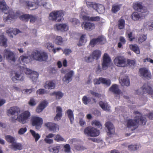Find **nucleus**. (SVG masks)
I'll return each mask as SVG.
<instances>
[{
	"label": "nucleus",
	"instance_id": "nucleus-1",
	"mask_svg": "<svg viewBox=\"0 0 153 153\" xmlns=\"http://www.w3.org/2000/svg\"><path fill=\"white\" fill-rule=\"evenodd\" d=\"M8 7L7 5L4 0H0V10L4 13L3 20L5 22L8 20L16 19L20 15L19 12H17L16 14L12 10H8Z\"/></svg>",
	"mask_w": 153,
	"mask_h": 153
},
{
	"label": "nucleus",
	"instance_id": "nucleus-2",
	"mask_svg": "<svg viewBox=\"0 0 153 153\" xmlns=\"http://www.w3.org/2000/svg\"><path fill=\"white\" fill-rule=\"evenodd\" d=\"M146 119L145 117L138 116L135 117L134 120L132 119L127 120L126 126L128 128H130L136 126L137 124L144 125L146 124Z\"/></svg>",
	"mask_w": 153,
	"mask_h": 153
},
{
	"label": "nucleus",
	"instance_id": "nucleus-3",
	"mask_svg": "<svg viewBox=\"0 0 153 153\" xmlns=\"http://www.w3.org/2000/svg\"><path fill=\"white\" fill-rule=\"evenodd\" d=\"M30 58L39 61H45L48 59V55L45 52L35 50L32 52Z\"/></svg>",
	"mask_w": 153,
	"mask_h": 153
},
{
	"label": "nucleus",
	"instance_id": "nucleus-4",
	"mask_svg": "<svg viewBox=\"0 0 153 153\" xmlns=\"http://www.w3.org/2000/svg\"><path fill=\"white\" fill-rule=\"evenodd\" d=\"M63 13L62 10L54 11L50 13L49 19L56 22H60L63 20Z\"/></svg>",
	"mask_w": 153,
	"mask_h": 153
},
{
	"label": "nucleus",
	"instance_id": "nucleus-5",
	"mask_svg": "<svg viewBox=\"0 0 153 153\" xmlns=\"http://www.w3.org/2000/svg\"><path fill=\"white\" fill-rule=\"evenodd\" d=\"M114 62L116 66L118 67H124L127 65L126 59L122 56H118L116 57L114 60Z\"/></svg>",
	"mask_w": 153,
	"mask_h": 153
},
{
	"label": "nucleus",
	"instance_id": "nucleus-6",
	"mask_svg": "<svg viewBox=\"0 0 153 153\" xmlns=\"http://www.w3.org/2000/svg\"><path fill=\"white\" fill-rule=\"evenodd\" d=\"M26 3H27V5L29 7H34L35 8L33 9H36L38 8L39 6H42L45 8H48V7H47V5H48L49 7H50V4H48L47 3L44 2L43 0H41L39 2L38 0H36V1L35 3H32L29 1L28 2H26Z\"/></svg>",
	"mask_w": 153,
	"mask_h": 153
},
{
	"label": "nucleus",
	"instance_id": "nucleus-7",
	"mask_svg": "<svg viewBox=\"0 0 153 153\" xmlns=\"http://www.w3.org/2000/svg\"><path fill=\"white\" fill-rule=\"evenodd\" d=\"M30 116V113L28 111H25L18 116L16 120L20 123L24 124L26 123Z\"/></svg>",
	"mask_w": 153,
	"mask_h": 153
},
{
	"label": "nucleus",
	"instance_id": "nucleus-8",
	"mask_svg": "<svg viewBox=\"0 0 153 153\" xmlns=\"http://www.w3.org/2000/svg\"><path fill=\"white\" fill-rule=\"evenodd\" d=\"M23 71L25 73L29 76L30 78L33 82H36L39 76V74L37 72L32 71L27 68H24Z\"/></svg>",
	"mask_w": 153,
	"mask_h": 153
},
{
	"label": "nucleus",
	"instance_id": "nucleus-9",
	"mask_svg": "<svg viewBox=\"0 0 153 153\" xmlns=\"http://www.w3.org/2000/svg\"><path fill=\"white\" fill-rule=\"evenodd\" d=\"M31 121L32 126H35L36 129H39L41 128L43 123L42 119L38 117L34 116L32 117Z\"/></svg>",
	"mask_w": 153,
	"mask_h": 153
},
{
	"label": "nucleus",
	"instance_id": "nucleus-10",
	"mask_svg": "<svg viewBox=\"0 0 153 153\" xmlns=\"http://www.w3.org/2000/svg\"><path fill=\"white\" fill-rule=\"evenodd\" d=\"M133 8L135 10L140 12L142 13H147V14L149 12L147 9L142 5V3L139 2H136L133 4Z\"/></svg>",
	"mask_w": 153,
	"mask_h": 153
},
{
	"label": "nucleus",
	"instance_id": "nucleus-11",
	"mask_svg": "<svg viewBox=\"0 0 153 153\" xmlns=\"http://www.w3.org/2000/svg\"><path fill=\"white\" fill-rule=\"evenodd\" d=\"M4 56L10 62H14L16 60L14 53L8 49H6L4 50Z\"/></svg>",
	"mask_w": 153,
	"mask_h": 153
},
{
	"label": "nucleus",
	"instance_id": "nucleus-12",
	"mask_svg": "<svg viewBox=\"0 0 153 153\" xmlns=\"http://www.w3.org/2000/svg\"><path fill=\"white\" fill-rule=\"evenodd\" d=\"M100 134V131L92 126L87 127V134L91 137H97Z\"/></svg>",
	"mask_w": 153,
	"mask_h": 153
},
{
	"label": "nucleus",
	"instance_id": "nucleus-13",
	"mask_svg": "<svg viewBox=\"0 0 153 153\" xmlns=\"http://www.w3.org/2000/svg\"><path fill=\"white\" fill-rule=\"evenodd\" d=\"M111 59L107 53H105L103 57V61L102 63V68L103 70L106 69L110 64Z\"/></svg>",
	"mask_w": 153,
	"mask_h": 153
},
{
	"label": "nucleus",
	"instance_id": "nucleus-14",
	"mask_svg": "<svg viewBox=\"0 0 153 153\" xmlns=\"http://www.w3.org/2000/svg\"><path fill=\"white\" fill-rule=\"evenodd\" d=\"M106 41V39L104 37L100 36L97 39H94L91 40L90 42V45L92 47H94L97 44H104Z\"/></svg>",
	"mask_w": 153,
	"mask_h": 153
},
{
	"label": "nucleus",
	"instance_id": "nucleus-15",
	"mask_svg": "<svg viewBox=\"0 0 153 153\" xmlns=\"http://www.w3.org/2000/svg\"><path fill=\"white\" fill-rule=\"evenodd\" d=\"M101 55V51L99 50H96L93 52L92 55L88 57L87 60H88V62H91L93 61L94 59H98L100 57Z\"/></svg>",
	"mask_w": 153,
	"mask_h": 153
},
{
	"label": "nucleus",
	"instance_id": "nucleus-16",
	"mask_svg": "<svg viewBox=\"0 0 153 153\" xmlns=\"http://www.w3.org/2000/svg\"><path fill=\"white\" fill-rule=\"evenodd\" d=\"M141 89L144 94L153 96V90L152 88L147 83L144 84L142 87Z\"/></svg>",
	"mask_w": 153,
	"mask_h": 153
},
{
	"label": "nucleus",
	"instance_id": "nucleus-17",
	"mask_svg": "<svg viewBox=\"0 0 153 153\" xmlns=\"http://www.w3.org/2000/svg\"><path fill=\"white\" fill-rule=\"evenodd\" d=\"M105 126L107 129V134L108 135L113 134L115 133V128L112 123L109 121L107 122L105 124Z\"/></svg>",
	"mask_w": 153,
	"mask_h": 153
},
{
	"label": "nucleus",
	"instance_id": "nucleus-18",
	"mask_svg": "<svg viewBox=\"0 0 153 153\" xmlns=\"http://www.w3.org/2000/svg\"><path fill=\"white\" fill-rule=\"evenodd\" d=\"M45 126L50 131L53 132L59 131V126L56 123L48 122L45 124Z\"/></svg>",
	"mask_w": 153,
	"mask_h": 153
},
{
	"label": "nucleus",
	"instance_id": "nucleus-19",
	"mask_svg": "<svg viewBox=\"0 0 153 153\" xmlns=\"http://www.w3.org/2000/svg\"><path fill=\"white\" fill-rule=\"evenodd\" d=\"M139 72L141 75L147 79H150L151 77V74L149 70L146 68H140Z\"/></svg>",
	"mask_w": 153,
	"mask_h": 153
},
{
	"label": "nucleus",
	"instance_id": "nucleus-20",
	"mask_svg": "<svg viewBox=\"0 0 153 153\" xmlns=\"http://www.w3.org/2000/svg\"><path fill=\"white\" fill-rule=\"evenodd\" d=\"M74 74V71H71L67 73L63 79V82L66 83H68L72 80V77Z\"/></svg>",
	"mask_w": 153,
	"mask_h": 153
},
{
	"label": "nucleus",
	"instance_id": "nucleus-21",
	"mask_svg": "<svg viewBox=\"0 0 153 153\" xmlns=\"http://www.w3.org/2000/svg\"><path fill=\"white\" fill-rule=\"evenodd\" d=\"M48 102L45 100L41 102L36 108V111L37 113L42 112L44 108L47 106Z\"/></svg>",
	"mask_w": 153,
	"mask_h": 153
},
{
	"label": "nucleus",
	"instance_id": "nucleus-22",
	"mask_svg": "<svg viewBox=\"0 0 153 153\" xmlns=\"http://www.w3.org/2000/svg\"><path fill=\"white\" fill-rule=\"evenodd\" d=\"M9 147L15 151L21 150L23 149V146L21 143H17L16 140L13 144L9 145Z\"/></svg>",
	"mask_w": 153,
	"mask_h": 153
},
{
	"label": "nucleus",
	"instance_id": "nucleus-23",
	"mask_svg": "<svg viewBox=\"0 0 153 153\" xmlns=\"http://www.w3.org/2000/svg\"><path fill=\"white\" fill-rule=\"evenodd\" d=\"M109 91L114 94H120L121 91L119 88L118 85L116 84H113L109 88Z\"/></svg>",
	"mask_w": 153,
	"mask_h": 153
},
{
	"label": "nucleus",
	"instance_id": "nucleus-24",
	"mask_svg": "<svg viewBox=\"0 0 153 153\" xmlns=\"http://www.w3.org/2000/svg\"><path fill=\"white\" fill-rule=\"evenodd\" d=\"M56 112L57 114L54 117V120L55 121H59L61 119L62 115V109L60 106L56 107Z\"/></svg>",
	"mask_w": 153,
	"mask_h": 153
},
{
	"label": "nucleus",
	"instance_id": "nucleus-25",
	"mask_svg": "<svg viewBox=\"0 0 153 153\" xmlns=\"http://www.w3.org/2000/svg\"><path fill=\"white\" fill-rule=\"evenodd\" d=\"M56 26L58 30L62 31H65L68 29V27L66 24H56Z\"/></svg>",
	"mask_w": 153,
	"mask_h": 153
},
{
	"label": "nucleus",
	"instance_id": "nucleus-26",
	"mask_svg": "<svg viewBox=\"0 0 153 153\" xmlns=\"http://www.w3.org/2000/svg\"><path fill=\"white\" fill-rule=\"evenodd\" d=\"M61 147L59 145L51 146L49 148V151L53 153H58Z\"/></svg>",
	"mask_w": 153,
	"mask_h": 153
},
{
	"label": "nucleus",
	"instance_id": "nucleus-27",
	"mask_svg": "<svg viewBox=\"0 0 153 153\" xmlns=\"http://www.w3.org/2000/svg\"><path fill=\"white\" fill-rule=\"evenodd\" d=\"M55 83L52 81L47 82L44 85V87L45 88L52 89H54L55 87Z\"/></svg>",
	"mask_w": 153,
	"mask_h": 153
},
{
	"label": "nucleus",
	"instance_id": "nucleus-28",
	"mask_svg": "<svg viewBox=\"0 0 153 153\" xmlns=\"http://www.w3.org/2000/svg\"><path fill=\"white\" fill-rule=\"evenodd\" d=\"M20 109L19 108L16 106H14L11 107L7 111L8 113L11 115L18 114L20 112Z\"/></svg>",
	"mask_w": 153,
	"mask_h": 153
},
{
	"label": "nucleus",
	"instance_id": "nucleus-29",
	"mask_svg": "<svg viewBox=\"0 0 153 153\" xmlns=\"http://www.w3.org/2000/svg\"><path fill=\"white\" fill-rule=\"evenodd\" d=\"M20 31L17 29H13L10 28L9 29L7 30L6 31L8 35L12 37H13L12 34H13L15 35L20 33Z\"/></svg>",
	"mask_w": 153,
	"mask_h": 153
},
{
	"label": "nucleus",
	"instance_id": "nucleus-30",
	"mask_svg": "<svg viewBox=\"0 0 153 153\" xmlns=\"http://www.w3.org/2000/svg\"><path fill=\"white\" fill-rule=\"evenodd\" d=\"M30 57V56L25 55H22L20 57L19 60L21 64H25L31 61L29 59Z\"/></svg>",
	"mask_w": 153,
	"mask_h": 153
},
{
	"label": "nucleus",
	"instance_id": "nucleus-31",
	"mask_svg": "<svg viewBox=\"0 0 153 153\" xmlns=\"http://www.w3.org/2000/svg\"><path fill=\"white\" fill-rule=\"evenodd\" d=\"M99 104L103 110L108 111H110V106L107 102L101 101L99 102Z\"/></svg>",
	"mask_w": 153,
	"mask_h": 153
},
{
	"label": "nucleus",
	"instance_id": "nucleus-32",
	"mask_svg": "<svg viewBox=\"0 0 153 153\" xmlns=\"http://www.w3.org/2000/svg\"><path fill=\"white\" fill-rule=\"evenodd\" d=\"M66 113L71 123L73 124L74 120L73 111L71 109H68L67 110Z\"/></svg>",
	"mask_w": 153,
	"mask_h": 153
},
{
	"label": "nucleus",
	"instance_id": "nucleus-33",
	"mask_svg": "<svg viewBox=\"0 0 153 153\" xmlns=\"http://www.w3.org/2000/svg\"><path fill=\"white\" fill-rule=\"evenodd\" d=\"M99 4H96L94 2H87V6L89 8H92L97 10Z\"/></svg>",
	"mask_w": 153,
	"mask_h": 153
},
{
	"label": "nucleus",
	"instance_id": "nucleus-34",
	"mask_svg": "<svg viewBox=\"0 0 153 153\" xmlns=\"http://www.w3.org/2000/svg\"><path fill=\"white\" fill-rule=\"evenodd\" d=\"M5 139L7 142L11 144H13L16 140L15 137L10 135H6Z\"/></svg>",
	"mask_w": 153,
	"mask_h": 153
},
{
	"label": "nucleus",
	"instance_id": "nucleus-35",
	"mask_svg": "<svg viewBox=\"0 0 153 153\" xmlns=\"http://www.w3.org/2000/svg\"><path fill=\"white\" fill-rule=\"evenodd\" d=\"M120 83L122 85L129 86L130 85V82L128 77L126 76L123 78V79L121 80V82H120Z\"/></svg>",
	"mask_w": 153,
	"mask_h": 153
},
{
	"label": "nucleus",
	"instance_id": "nucleus-36",
	"mask_svg": "<svg viewBox=\"0 0 153 153\" xmlns=\"http://www.w3.org/2000/svg\"><path fill=\"white\" fill-rule=\"evenodd\" d=\"M7 39L3 35L0 36V45L4 47H7Z\"/></svg>",
	"mask_w": 153,
	"mask_h": 153
},
{
	"label": "nucleus",
	"instance_id": "nucleus-37",
	"mask_svg": "<svg viewBox=\"0 0 153 153\" xmlns=\"http://www.w3.org/2000/svg\"><path fill=\"white\" fill-rule=\"evenodd\" d=\"M132 19L134 21H137L141 19L142 16L137 12H134L131 15Z\"/></svg>",
	"mask_w": 153,
	"mask_h": 153
},
{
	"label": "nucleus",
	"instance_id": "nucleus-38",
	"mask_svg": "<svg viewBox=\"0 0 153 153\" xmlns=\"http://www.w3.org/2000/svg\"><path fill=\"white\" fill-rule=\"evenodd\" d=\"M100 79L101 83L107 86H109L111 84V81L109 79L100 77Z\"/></svg>",
	"mask_w": 153,
	"mask_h": 153
},
{
	"label": "nucleus",
	"instance_id": "nucleus-39",
	"mask_svg": "<svg viewBox=\"0 0 153 153\" xmlns=\"http://www.w3.org/2000/svg\"><path fill=\"white\" fill-rule=\"evenodd\" d=\"M12 80L13 82H16L18 80L22 81L24 79L23 77L20 75L16 73L15 76L12 77Z\"/></svg>",
	"mask_w": 153,
	"mask_h": 153
},
{
	"label": "nucleus",
	"instance_id": "nucleus-40",
	"mask_svg": "<svg viewBox=\"0 0 153 153\" xmlns=\"http://www.w3.org/2000/svg\"><path fill=\"white\" fill-rule=\"evenodd\" d=\"M130 48L136 53L139 54L140 53L139 48L136 45H130Z\"/></svg>",
	"mask_w": 153,
	"mask_h": 153
},
{
	"label": "nucleus",
	"instance_id": "nucleus-41",
	"mask_svg": "<svg viewBox=\"0 0 153 153\" xmlns=\"http://www.w3.org/2000/svg\"><path fill=\"white\" fill-rule=\"evenodd\" d=\"M100 17L99 16H87V21L92 22H98L100 21Z\"/></svg>",
	"mask_w": 153,
	"mask_h": 153
},
{
	"label": "nucleus",
	"instance_id": "nucleus-42",
	"mask_svg": "<svg viewBox=\"0 0 153 153\" xmlns=\"http://www.w3.org/2000/svg\"><path fill=\"white\" fill-rule=\"evenodd\" d=\"M30 132L33 137L35 138V141H37L40 137L38 133H36L34 131L31 129L30 130Z\"/></svg>",
	"mask_w": 153,
	"mask_h": 153
},
{
	"label": "nucleus",
	"instance_id": "nucleus-43",
	"mask_svg": "<svg viewBox=\"0 0 153 153\" xmlns=\"http://www.w3.org/2000/svg\"><path fill=\"white\" fill-rule=\"evenodd\" d=\"M96 11L99 14H102L105 11V7L103 5L99 4Z\"/></svg>",
	"mask_w": 153,
	"mask_h": 153
},
{
	"label": "nucleus",
	"instance_id": "nucleus-44",
	"mask_svg": "<svg viewBox=\"0 0 153 153\" xmlns=\"http://www.w3.org/2000/svg\"><path fill=\"white\" fill-rule=\"evenodd\" d=\"M120 6L117 4H114L112 5L111 9L113 13H116L120 10Z\"/></svg>",
	"mask_w": 153,
	"mask_h": 153
},
{
	"label": "nucleus",
	"instance_id": "nucleus-45",
	"mask_svg": "<svg viewBox=\"0 0 153 153\" xmlns=\"http://www.w3.org/2000/svg\"><path fill=\"white\" fill-rule=\"evenodd\" d=\"M95 27L94 23L87 22V30H91Z\"/></svg>",
	"mask_w": 153,
	"mask_h": 153
},
{
	"label": "nucleus",
	"instance_id": "nucleus-46",
	"mask_svg": "<svg viewBox=\"0 0 153 153\" xmlns=\"http://www.w3.org/2000/svg\"><path fill=\"white\" fill-rule=\"evenodd\" d=\"M91 124L93 126L94 125L99 128L101 129L102 128V125L100 121H98L97 120H93L91 122Z\"/></svg>",
	"mask_w": 153,
	"mask_h": 153
},
{
	"label": "nucleus",
	"instance_id": "nucleus-47",
	"mask_svg": "<svg viewBox=\"0 0 153 153\" xmlns=\"http://www.w3.org/2000/svg\"><path fill=\"white\" fill-rule=\"evenodd\" d=\"M125 21L123 19H120L118 21V27L119 29H123L125 26Z\"/></svg>",
	"mask_w": 153,
	"mask_h": 153
},
{
	"label": "nucleus",
	"instance_id": "nucleus-48",
	"mask_svg": "<svg viewBox=\"0 0 153 153\" xmlns=\"http://www.w3.org/2000/svg\"><path fill=\"white\" fill-rule=\"evenodd\" d=\"M55 42L56 44L61 45L63 42V40L61 37L57 36L55 39Z\"/></svg>",
	"mask_w": 153,
	"mask_h": 153
},
{
	"label": "nucleus",
	"instance_id": "nucleus-49",
	"mask_svg": "<svg viewBox=\"0 0 153 153\" xmlns=\"http://www.w3.org/2000/svg\"><path fill=\"white\" fill-rule=\"evenodd\" d=\"M74 148L75 150L78 151L84 150L85 149L83 146L79 144H74Z\"/></svg>",
	"mask_w": 153,
	"mask_h": 153
},
{
	"label": "nucleus",
	"instance_id": "nucleus-50",
	"mask_svg": "<svg viewBox=\"0 0 153 153\" xmlns=\"http://www.w3.org/2000/svg\"><path fill=\"white\" fill-rule=\"evenodd\" d=\"M47 92V91L44 89H40L36 91L37 94L39 95L45 94Z\"/></svg>",
	"mask_w": 153,
	"mask_h": 153
},
{
	"label": "nucleus",
	"instance_id": "nucleus-51",
	"mask_svg": "<svg viewBox=\"0 0 153 153\" xmlns=\"http://www.w3.org/2000/svg\"><path fill=\"white\" fill-rule=\"evenodd\" d=\"M139 147V146L137 145H131L128 146V149L131 151L137 150Z\"/></svg>",
	"mask_w": 153,
	"mask_h": 153
},
{
	"label": "nucleus",
	"instance_id": "nucleus-52",
	"mask_svg": "<svg viewBox=\"0 0 153 153\" xmlns=\"http://www.w3.org/2000/svg\"><path fill=\"white\" fill-rule=\"evenodd\" d=\"M64 151L65 153H69L71 152V147L69 144H66L64 146Z\"/></svg>",
	"mask_w": 153,
	"mask_h": 153
},
{
	"label": "nucleus",
	"instance_id": "nucleus-53",
	"mask_svg": "<svg viewBox=\"0 0 153 153\" xmlns=\"http://www.w3.org/2000/svg\"><path fill=\"white\" fill-rule=\"evenodd\" d=\"M30 17V15L25 14L20 16L19 18L21 20L27 21Z\"/></svg>",
	"mask_w": 153,
	"mask_h": 153
},
{
	"label": "nucleus",
	"instance_id": "nucleus-54",
	"mask_svg": "<svg viewBox=\"0 0 153 153\" xmlns=\"http://www.w3.org/2000/svg\"><path fill=\"white\" fill-rule=\"evenodd\" d=\"M85 35H82L80 39L79 42L78 44V45L80 47L82 46L83 44L84 43V39L85 38Z\"/></svg>",
	"mask_w": 153,
	"mask_h": 153
},
{
	"label": "nucleus",
	"instance_id": "nucleus-55",
	"mask_svg": "<svg viewBox=\"0 0 153 153\" xmlns=\"http://www.w3.org/2000/svg\"><path fill=\"white\" fill-rule=\"evenodd\" d=\"M54 139L57 142L63 141L64 140V139L59 134H57L54 137Z\"/></svg>",
	"mask_w": 153,
	"mask_h": 153
},
{
	"label": "nucleus",
	"instance_id": "nucleus-56",
	"mask_svg": "<svg viewBox=\"0 0 153 153\" xmlns=\"http://www.w3.org/2000/svg\"><path fill=\"white\" fill-rule=\"evenodd\" d=\"M127 64L130 66L134 68V67L135 65V62L134 60L128 59L127 61Z\"/></svg>",
	"mask_w": 153,
	"mask_h": 153
},
{
	"label": "nucleus",
	"instance_id": "nucleus-57",
	"mask_svg": "<svg viewBox=\"0 0 153 153\" xmlns=\"http://www.w3.org/2000/svg\"><path fill=\"white\" fill-rule=\"evenodd\" d=\"M146 39V35H141L138 38V41L140 42H142L145 41Z\"/></svg>",
	"mask_w": 153,
	"mask_h": 153
},
{
	"label": "nucleus",
	"instance_id": "nucleus-58",
	"mask_svg": "<svg viewBox=\"0 0 153 153\" xmlns=\"http://www.w3.org/2000/svg\"><path fill=\"white\" fill-rule=\"evenodd\" d=\"M86 13L85 12H82L80 14V17L81 20H86Z\"/></svg>",
	"mask_w": 153,
	"mask_h": 153
},
{
	"label": "nucleus",
	"instance_id": "nucleus-59",
	"mask_svg": "<svg viewBox=\"0 0 153 153\" xmlns=\"http://www.w3.org/2000/svg\"><path fill=\"white\" fill-rule=\"evenodd\" d=\"M35 91V89L33 88H31L29 89H26L24 90L22 92L25 93L27 94H28L33 91Z\"/></svg>",
	"mask_w": 153,
	"mask_h": 153
},
{
	"label": "nucleus",
	"instance_id": "nucleus-60",
	"mask_svg": "<svg viewBox=\"0 0 153 153\" xmlns=\"http://www.w3.org/2000/svg\"><path fill=\"white\" fill-rule=\"evenodd\" d=\"M29 105L32 106H34L36 104V102L34 100L33 98H31L28 102Z\"/></svg>",
	"mask_w": 153,
	"mask_h": 153
},
{
	"label": "nucleus",
	"instance_id": "nucleus-61",
	"mask_svg": "<svg viewBox=\"0 0 153 153\" xmlns=\"http://www.w3.org/2000/svg\"><path fill=\"white\" fill-rule=\"evenodd\" d=\"M71 21L72 24L74 25H78L79 24V20L76 18L72 19Z\"/></svg>",
	"mask_w": 153,
	"mask_h": 153
},
{
	"label": "nucleus",
	"instance_id": "nucleus-62",
	"mask_svg": "<svg viewBox=\"0 0 153 153\" xmlns=\"http://www.w3.org/2000/svg\"><path fill=\"white\" fill-rule=\"evenodd\" d=\"M44 141L47 143L51 144L53 143V139L48 138L46 137L44 139Z\"/></svg>",
	"mask_w": 153,
	"mask_h": 153
},
{
	"label": "nucleus",
	"instance_id": "nucleus-63",
	"mask_svg": "<svg viewBox=\"0 0 153 153\" xmlns=\"http://www.w3.org/2000/svg\"><path fill=\"white\" fill-rule=\"evenodd\" d=\"M27 130V129L26 128H20L18 131V133L20 134H23L25 133Z\"/></svg>",
	"mask_w": 153,
	"mask_h": 153
},
{
	"label": "nucleus",
	"instance_id": "nucleus-64",
	"mask_svg": "<svg viewBox=\"0 0 153 153\" xmlns=\"http://www.w3.org/2000/svg\"><path fill=\"white\" fill-rule=\"evenodd\" d=\"M127 33L128 35V37L130 39L131 41H132L133 39H134V37L132 36V33L131 32L127 31Z\"/></svg>",
	"mask_w": 153,
	"mask_h": 153
}]
</instances>
